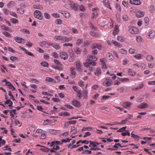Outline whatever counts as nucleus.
Masks as SVG:
<instances>
[{
	"mask_svg": "<svg viewBox=\"0 0 155 155\" xmlns=\"http://www.w3.org/2000/svg\"><path fill=\"white\" fill-rule=\"evenodd\" d=\"M41 64L43 67H48L49 66V64L46 62L43 61L41 63Z\"/></svg>",
	"mask_w": 155,
	"mask_h": 155,
	"instance_id": "nucleus-48",
	"label": "nucleus"
},
{
	"mask_svg": "<svg viewBox=\"0 0 155 155\" xmlns=\"http://www.w3.org/2000/svg\"><path fill=\"white\" fill-rule=\"evenodd\" d=\"M14 124L15 126L19 125V127H20L21 125V124L20 123V121L16 119L15 120Z\"/></svg>",
	"mask_w": 155,
	"mask_h": 155,
	"instance_id": "nucleus-57",
	"label": "nucleus"
},
{
	"mask_svg": "<svg viewBox=\"0 0 155 155\" xmlns=\"http://www.w3.org/2000/svg\"><path fill=\"white\" fill-rule=\"evenodd\" d=\"M77 132V130L74 126H72L71 127L70 133L72 134H74Z\"/></svg>",
	"mask_w": 155,
	"mask_h": 155,
	"instance_id": "nucleus-21",
	"label": "nucleus"
},
{
	"mask_svg": "<svg viewBox=\"0 0 155 155\" xmlns=\"http://www.w3.org/2000/svg\"><path fill=\"white\" fill-rule=\"evenodd\" d=\"M134 57L137 59L140 60L142 58V55L140 54H137L135 55Z\"/></svg>",
	"mask_w": 155,
	"mask_h": 155,
	"instance_id": "nucleus-43",
	"label": "nucleus"
},
{
	"mask_svg": "<svg viewBox=\"0 0 155 155\" xmlns=\"http://www.w3.org/2000/svg\"><path fill=\"white\" fill-rule=\"evenodd\" d=\"M44 147V148H41L40 149V150L41 151H43L46 152H49V150L48 149L45 147L44 146V147Z\"/></svg>",
	"mask_w": 155,
	"mask_h": 155,
	"instance_id": "nucleus-63",
	"label": "nucleus"
},
{
	"mask_svg": "<svg viewBox=\"0 0 155 155\" xmlns=\"http://www.w3.org/2000/svg\"><path fill=\"white\" fill-rule=\"evenodd\" d=\"M114 30L113 32V34L114 35H116L119 32V27L117 25H116L114 27Z\"/></svg>",
	"mask_w": 155,
	"mask_h": 155,
	"instance_id": "nucleus-26",
	"label": "nucleus"
},
{
	"mask_svg": "<svg viewBox=\"0 0 155 155\" xmlns=\"http://www.w3.org/2000/svg\"><path fill=\"white\" fill-rule=\"evenodd\" d=\"M45 80L49 82H53L55 81H54V80L52 78L50 77H47L46 78Z\"/></svg>",
	"mask_w": 155,
	"mask_h": 155,
	"instance_id": "nucleus-51",
	"label": "nucleus"
},
{
	"mask_svg": "<svg viewBox=\"0 0 155 155\" xmlns=\"http://www.w3.org/2000/svg\"><path fill=\"white\" fill-rule=\"evenodd\" d=\"M60 57L64 60L67 59L68 58V55L67 53L65 52H62L60 53Z\"/></svg>",
	"mask_w": 155,
	"mask_h": 155,
	"instance_id": "nucleus-8",
	"label": "nucleus"
},
{
	"mask_svg": "<svg viewBox=\"0 0 155 155\" xmlns=\"http://www.w3.org/2000/svg\"><path fill=\"white\" fill-rule=\"evenodd\" d=\"M128 73L130 74V75L132 77L135 76L136 74V72L133 71L131 69H128Z\"/></svg>",
	"mask_w": 155,
	"mask_h": 155,
	"instance_id": "nucleus-27",
	"label": "nucleus"
},
{
	"mask_svg": "<svg viewBox=\"0 0 155 155\" xmlns=\"http://www.w3.org/2000/svg\"><path fill=\"white\" fill-rule=\"evenodd\" d=\"M15 2L13 1H10L7 4V7L8 8L12 7L14 6Z\"/></svg>",
	"mask_w": 155,
	"mask_h": 155,
	"instance_id": "nucleus-32",
	"label": "nucleus"
},
{
	"mask_svg": "<svg viewBox=\"0 0 155 155\" xmlns=\"http://www.w3.org/2000/svg\"><path fill=\"white\" fill-rule=\"evenodd\" d=\"M91 48L94 49L95 48H98L99 50H101V47L99 45L96 43H94L92 45Z\"/></svg>",
	"mask_w": 155,
	"mask_h": 155,
	"instance_id": "nucleus-14",
	"label": "nucleus"
},
{
	"mask_svg": "<svg viewBox=\"0 0 155 155\" xmlns=\"http://www.w3.org/2000/svg\"><path fill=\"white\" fill-rule=\"evenodd\" d=\"M100 61L101 62L103 68H106V65L104 62V61L102 59H100Z\"/></svg>",
	"mask_w": 155,
	"mask_h": 155,
	"instance_id": "nucleus-44",
	"label": "nucleus"
},
{
	"mask_svg": "<svg viewBox=\"0 0 155 155\" xmlns=\"http://www.w3.org/2000/svg\"><path fill=\"white\" fill-rule=\"evenodd\" d=\"M10 21L12 23L15 24L18 23V21L14 18H11L10 19Z\"/></svg>",
	"mask_w": 155,
	"mask_h": 155,
	"instance_id": "nucleus-56",
	"label": "nucleus"
},
{
	"mask_svg": "<svg viewBox=\"0 0 155 155\" xmlns=\"http://www.w3.org/2000/svg\"><path fill=\"white\" fill-rule=\"evenodd\" d=\"M72 140L71 138L69 139L68 138L67 139H62L61 140V144L62 145L63 144V143H67V142H69L70 141Z\"/></svg>",
	"mask_w": 155,
	"mask_h": 155,
	"instance_id": "nucleus-38",
	"label": "nucleus"
},
{
	"mask_svg": "<svg viewBox=\"0 0 155 155\" xmlns=\"http://www.w3.org/2000/svg\"><path fill=\"white\" fill-rule=\"evenodd\" d=\"M49 45L57 50L59 49L60 48V46L58 43L54 44L53 43H50Z\"/></svg>",
	"mask_w": 155,
	"mask_h": 155,
	"instance_id": "nucleus-15",
	"label": "nucleus"
},
{
	"mask_svg": "<svg viewBox=\"0 0 155 155\" xmlns=\"http://www.w3.org/2000/svg\"><path fill=\"white\" fill-rule=\"evenodd\" d=\"M5 104H8L9 107H11L12 106L13 103L10 99H8L5 102Z\"/></svg>",
	"mask_w": 155,
	"mask_h": 155,
	"instance_id": "nucleus-34",
	"label": "nucleus"
},
{
	"mask_svg": "<svg viewBox=\"0 0 155 155\" xmlns=\"http://www.w3.org/2000/svg\"><path fill=\"white\" fill-rule=\"evenodd\" d=\"M104 5L107 8H108L110 9H111L110 4L108 0H105L104 1Z\"/></svg>",
	"mask_w": 155,
	"mask_h": 155,
	"instance_id": "nucleus-25",
	"label": "nucleus"
},
{
	"mask_svg": "<svg viewBox=\"0 0 155 155\" xmlns=\"http://www.w3.org/2000/svg\"><path fill=\"white\" fill-rule=\"evenodd\" d=\"M98 15V13L97 12L95 11L93 13V15L92 16V18L94 19L95 17H97Z\"/></svg>",
	"mask_w": 155,
	"mask_h": 155,
	"instance_id": "nucleus-61",
	"label": "nucleus"
},
{
	"mask_svg": "<svg viewBox=\"0 0 155 155\" xmlns=\"http://www.w3.org/2000/svg\"><path fill=\"white\" fill-rule=\"evenodd\" d=\"M106 56L109 60H113L114 59L113 56L110 53H107L106 54Z\"/></svg>",
	"mask_w": 155,
	"mask_h": 155,
	"instance_id": "nucleus-37",
	"label": "nucleus"
},
{
	"mask_svg": "<svg viewBox=\"0 0 155 155\" xmlns=\"http://www.w3.org/2000/svg\"><path fill=\"white\" fill-rule=\"evenodd\" d=\"M148 106V105L146 103H142L138 105V107L140 109H143Z\"/></svg>",
	"mask_w": 155,
	"mask_h": 155,
	"instance_id": "nucleus-18",
	"label": "nucleus"
},
{
	"mask_svg": "<svg viewBox=\"0 0 155 155\" xmlns=\"http://www.w3.org/2000/svg\"><path fill=\"white\" fill-rule=\"evenodd\" d=\"M122 105V106L124 107L125 108H128L131 106V103L129 102H125L123 103Z\"/></svg>",
	"mask_w": 155,
	"mask_h": 155,
	"instance_id": "nucleus-17",
	"label": "nucleus"
},
{
	"mask_svg": "<svg viewBox=\"0 0 155 155\" xmlns=\"http://www.w3.org/2000/svg\"><path fill=\"white\" fill-rule=\"evenodd\" d=\"M128 29L129 31L132 34H136L139 33V29L136 27L130 25L128 27Z\"/></svg>",
	"mask_w": 155,
	"mask_h": 155,
	"instance_id": "nucleus-2",
	"label": "nucleus"
},
{
	"mask_svg": "<svg viewBox=\"0 0 155 155\" xmlns=\"http://www.w3.org/2000/svg\"><path fill=\"white\" fill-rule=\"evenodd\" d=\"M117 39L121 42H123L125 41V39L122 36H118L117 38Z\"/></svg>",
	"mask_w": 155,
	"mask_h": 155,
	"instance_id": "nucleus-42",
	"label": "nucleus"
},
{
	"mask_svg": "<svg viewBox=\"0 0 155 155\" xmlns=\"http://www.w3.org/2000/svg\"><path fill=\"white\" fill-rule=\"evenodd\" d=\"M33 7L35 8L40 9H43L42 6L41 5H33Z\"/></svg>",
	"mask_w": 155,
	"mask_h": 155,
	"instance_id": "nucleus-53",
	"label": "nucleus"
},
{
	"mask_svg": "<svg viewBox=\"0 0 155 155\" xmlns=\"http://www.w3.org/2000/svg\"><path fill=\"white\" fill-rule=\"evenodd\" d=\"M120 52L122 54L124 55H126L127 53V51L123 49H120Z\"/></svg>",
	"mask_w": 155,
	"mask_h": 155,
	"instance_id": "nucleus-58",
	"label": "nucleus"
},
{
	"mask_svg": "<svg viewBox=\"0 0 155 155\" xmlns=\"http://www.w3.org/2000/svg\"><path fill=\"white\" fill-rule=\"evenodd\" d=\"M34 15L35 17L40 20H42V19L43 16L42 15V14L41 12L38 10H36L34 12Z\"/></svg>",
	"mask_w": 155,
	"mask_h": 155,
	"instance_id": "nucleus-4",
	"label": "nucleus"
},
{
	"mask_svg": "<svg viewBox=\"0 0 155 155\" xmlns=\"http://www.w3.org/2000/svg\"><path fill=\"white\" fill-rule=\"evenodd\" d=\"M83 65L85 67H87L90 65V62H89V61H87V60L86 62L83 63Z\"/></svg>",
	"mask_w": 155,
	"mask_h": 155,
	"instance_id": "nucleus-60",
	"label": "nucleus"
},
{
	"mask_svg": "<svg viewBox=\"0 0 155 155\" xmlns=\"http://www.w3.org/2000/svg\"><path fill=\"white\" fill-rule=\"evenodd\" d=\"M111 42L112 43L114 44V45L120 48L122 46L121 45L120 43L117 42V41L112 40Z\"/></svg>",
	"mask_w": 155,
	"mask_h": 155,
	"instance_id": "nucleus-30",
	"label": "nucleus"
},
{
	"mask_svg": "<svg viewBox=\"0 0 155 155\" xmlns=\"http://www.w3.org/2000/svg\"><path fill=\"white\" fill-rule=\"evenodd\" d=\"M112 83V81L111 80L108 78H106L103 82V84L104 86L107 87L110 86Z\"/></svg>",
	"mask_w": 155,
	"mask_h": 155,
	"instance_id": "nucleus-6",
	"label": "nucleus"
},
{
	"mask_svg": "<svg viewBox=\"0 0 155 155\" xmlns=\"http://www.w3.org/2000/svg\"><path fill=\"white\" fill-rule=\"evenodd\" d=\"M155 34L154 31L153 30H151L150 31L149 35L147 37L148 38H151L153 37Z\"/></svg>",
	"mask_w": 155,
	"mask_h": 155,
	"instance_id": "nucleus-22",
	"label": "nucleus"
},
{
	"mask_svg": "<svg viewBox=\"0 0 155 155\" xmlns=\"http://www.w3.org/2000/svg\"><path fill=\"white\" fill-rule=\"evenodd\" d=\"M18 13H19L21 14H23L24 12V9L22 8H18L17 9Z\"/></svg>",
	"mask_w": 155,
	"mask_h": 155,
	"instance_id": "nucleus-40",
	"label": "nucleus"
},
{
	"mask_svg": "<svg viewBox=\"0 0 155 155\" xmlns=\"http://www.w3.org/2000/svg\"><path fill=\"white\" fill-rule=\"evenodd\" d=\"M127 128V127H122L119 130H117V132H123L124 131H125V129Z\"/></svg>",
	"mask_w": 155,
	"mask_h": 155,
	"instance_id": "nucleus-62",
	"label": "nucleus"
},
{
	"mask_svg": "<svg viewBox=\"0 0 155 155\" xmlns=\"http://www.w3.org/2000/svg\"><path fill=\"white\" fill-rule=\"evenodd\" d=\"M83 42V39H78L76 42V44L77 45L79 46L81 45Z\"/></svg>",
	"mask_w": 155,
	"mask_h": 155,
	"instance_id": "nucleus-46",
	"label": "nucleus"
},
{
	"mask_svg": "<svg viewBox=\"0 0 155 155\" xmlns=\"http://www.w3.org/2000/svg\"><path fill=\"white\" fill-rule=\"evenodd\" d=\"M127 147V146H122L120 144V143H115V144L114 146L113 147L116 148V149H117L119 147Z\"/></svg>",
	"mask_w": 155,
	"mask_h": 155,
	"instance_id": "nucleus-28",
	"label": "nucleus"
},
{
	"mask_svg": "<svg viewBox=\"0 0 155 155\" xmlns=\"http://www.w3.org/2000/svg\"><path fill=\"white\" fill-rule=\"evenodd\" d=\"M130 2L131 4L137 5H139L141 4L140 1L139 0H130Z\"/></svg>",
	"mask_w": 155,
	"mask_h": 155,
	"instance_id": "nucleus-12",
	"label": "nucleus"
},
{
	"mask_svg": "<svg viewBox=\"0 0 155 155\" xmlns=\"http://www.w3.org/2000/svg\"><path fill=\"white\" fill-rule=\"evenodd\" d=\"M119 80L122 82H129L130 81L129 79L127 78H121Z\"/></svg>",
	"mask_w": 155,
	"mask_h": 155,
	"instance_id": "nucleus-47",
	"label": "nucleus"
},
{
	"mask_svg": "<svg viewBox=\"0 0 155 155\" xmlns=\"http://www.w3.org/2000/svg\"><path fill=\"white\" fill-rule=\"evenodd\" d=\"M75 51L76 54H81V50L78 47H77L75 49Z\"/></svg>",
	"mask_w": 155,
	"mask_h": 155,
	"instance_id": "nucleus-52",
	"label": "nucleus"
},
{
	"mask_svg": "<svg viewBox=\"0 0 155 155\" xmlns=\"http://www.w3.org/2000/svg\"><path fill=\"white\" fill-rule=\"evenodd\" d=\"M131 137L135 139H137L138 140L140 139L141 138L140 137L137 135L135 134L132 133H131Z\"/></svg>",
	"mask_w": 155,
	"mask_h": 155,
	"instance_id": "nucleus-33",
	"label": "nucleus"
},
{
	"mask_svg": "<svg viewBox=\"0 0 155 155\" xmlns=\"http://www.w3.org/2000/svg\"><path fill=\"white\" fill-rule=\"evenodd\" d=\"M101 73V72L100 69L99 68H97L95 73V74L97 75H98L100 74Z\"/></svg>",
	"mask_w": 155,
	"mask_h": 155,
	"instance_id": "nucleus-50",
	"label": "nucleus"
},
{
	"mask_svg": "<svg viewBox=\"0 0 155 155\" xmlns=\"http://www.w3.org/2000/svg\"><path fill=\"white\" fill-rule=\"evenodd\" d=\"M75 62L76 67L77 68V70L78 71H81V67L82 65L80 61L79 60H77Z\"/></svg>",
	"mask_w": 155,
	"mask_h": 155,
	"instance_id": "nucleus-11",
	"label": "nucleus"
},
{
	"mask_svg": "<svg viewBox=\"0 0 155 155\" xmlns=\"http://www.w3.org/2000/svg\"><path fill=\"white\" fill-rule=\"evenodd\" d=\"M129 52L130 54H134L135 52V49L131 48L129 49Z\"/></svg>",
	"mask_w": 155,
	"mask_h": 155,
	"instance_id": "nucleus-64",
	"label": "nucleus"
},
{
	"mask_svg": "<svg viewBox=\"0 0 155 155\" xmlns=\"http://www.w3.org/2000/svg\"><path fill=\"white\" fill-rule=\"evenodd\" d=\"M127 122V119H126L124 120H122L121 122H115L114 124L118 125V124H126Z\"/></svg>",
	"mask_w": 155,
	"mask_h": 155,
	"instance_id": "nucleus-23",
	"label": "nucleus"
},
{
	"mask_svg": "<svg viewBox=\"0 0 155 155\" xmlns=\"http://www.w3.org/2000/svg\"><path fill=\"white\" fill-rule=\"evenodd\" d=\"M144 14L145 13L144 12L139 11L136 12V15L137 18H141L144 15Z\"/></svg>",
	"mask_w": 155,
	"mask_h": 155,
	"instance_id": "nucleus-13",
	"label": "nucleus"
},
{
	"mask_svg": "<svg viewBox=\"0 0 155 155\" xmlns=\"http://www.w3.org/2000/svg\"><path fill=\"white\" fill-rule=\"evenodd\" d=\"M136 40L137 42L140 43L142 41L143 38L140 36H138L136 37Z\"/></svg>",
	"mask_w": 155,
	"mask_h": 155,
	"instance_id": "nucleus-39",
	"label": "nucleus"
},
{
	"mask_svg": "<svg viewBox=\"0 0 155 155\" xmlns=\"http://www.w3.org/2000/svg\"><path fill=\"white\" fill-rule=\"evenodd\" d=\"M101 144V143H99L97 142H94V141H90V144L89 145V147H91V145H93V147H96L97 145Z\"/></svg>",
	"mask_w": 155,
	"mask_h": 155,
	"instance_id": "nucleus-19",
	"label": "nucleus"
},
{
	"mask_svg": "<svg viewBox=\"0 0 155 155\" xmlns=\"http://www.w3.org/2000/svg\"><path fill=\"white\" fill-rule=\"evenodd\" d=\"M71 104L76 107H78L81 106L80 102L76 99L73 100Z\"/></svg>",
	"mask_w": 155,
	"mask_h": 155,
	"instance_id": "nucleus-7",
	"label": "nucleus"
},
{
	"mask_svg": "<svg viewBox=\"0 0 155 155\" xmlns=\"http://www.w3.org/2000/svg\"><path fill=\"white\" fill-rule=\"evenodd\" d=\"M75 69L73 68L72 67L70 69L71 73L70 76L72 78H74L75 77L76 75V72L75 71Z\"/></svg>",
	"mask_w": 155,
	"mask_h": 155,
	"instance_id": "nucleus-9",
	"label": "nucleus"
},
{
	"mask_svg": "<svg viewBox=\"0 0 155 155\" xmlns=\"http://www.w3.org/2000/svg\"><path fill=\"white\" fill-rule=\"evenodd\" d=\"M143 86H144L143 84H141V85L139 87H134V88H132V90L133 91H137L138 89H141L143 87Z\"/></svg>",
	"mask_w": 155,
	"mask_h": 155,
	"instance_id": "nucleus-36",
	"label": "nucleus"
},
{
	"mask_svg": "<svg viewBox=\"0 0 155 155\" xmlns=\"http://www.w3.org/2000/svg\"><path fill=\"white\" fill-rule=\"evenodd\" d=\"M10 116H11V120H12L11 124H14V122L12 120V118H13L14 116V115H17V113H16V110L15 109H13L12 110H10Z\"/></svg>",
	"mask_w": 155,
	"mask_h": 155,
	"instance_id": "nucleus-5",
	"label": "nucleus"
},
{
	"mask_svg": "<svg viewBox=\"0 0 155 155\" xmlns=\"http://www.w3.org/2000/svg\"><path fill=\"white\" fill-rule=\"evenodd\" d=\"M144 23L145 26H147L149 24V18L147 17L144 18Z\"/></svg>",
	"mask_w": 155,
	"mask_h": 155,
	"instance_id": "nucleus-29",
	"label": "nucleus"
},
{
	"mask_svg": "<svg viewBox=\"0 0 155 155\" xmlns=\"http://www.w3.org/2000/svg\"><path fill=\"white\" fill-rule=\"evenodd\" d=\"M20 31L21 32L25 34H29L30 33V31L26 29H22L20 30Z\"/></svg>",
	"mask_w": 155,
	"mask_h": 155,
	"instance_id": "nucleus-49",
	"label": "nucleus"
},
{
	"mask_svg": "<svg viewBox=\"0 0 155 155\" xmlns=\"http://www.w3.org/2000/svg\"><path fill=\"white\" fill-rule=\"evenodd\" d=\"M90 34L93 37H97L99 35V34L98 33L92 31H91L90 32Z\"/></svg>",
	"mask_w": 155,
	"mask_h": 155,
	"instance_id": "nucleus-45",
	"label": "nucleus"
},
{
	"mask_svg": "<svg viewBox=\"0 0 155 155\" xmlns=\"http://www.w3.org/2000/svg\"><path fill=\"white\" fill-rule=\"evenodd\" d=\"M53 39L55 41L60 40L61 42L64 43L66 42H68L72 40L73 38L71 37L68 38L65 36L56 35L54 36Z\"/></svg>",
	"mask_w": 155,
	"mask_h": 155,
	"instance_id": "nucleus-1",
	"label": "nucleus"
},
{
	"mask_svg": "<svg viewBox=\"0 0 155 155\" xmlns=\"http://www.w3.org/2000/svg\"><path fill=\"white\" fill-rule=\"evenodd\" d=\"M83 94L82 95L84 99H87L88 97V91L87 90H84L83 91Z\"/></svg>",
	"mask_w": 155,
	"mask_h": 155,
	"instance_id": "nucleus-16",
	"label": "nucleus"
},
{
	"mask_svg": "<svg viewBox=\"0 0 155 155\" xmlns=\"http://www.w3.org/2000/svg\"><path fill=\"white\" fill-rule=\"evenodd\" d=\"M146 59L147 61H153L154 58L153 57L150 55H147L146 57Z\"/></svg>",
	"mask_w": 155,
	"mask_h": 155,
	"instance_id": "nucleus-35",
	"label": "nucleus"
},
{
	"mask_svg": "<svg viewBox=\"0 0 155 155\" xmlns=\"http://www.w3.org/2000/svg\"><path fill=\"white\" fill-rule=\"evenodd\" d=\"M73 89L77 93V96L78 100L81 99L82 96L81 93V91L80 90H78V87L75 86H73Z\"/></svg>",
	"mask_w": 155,
	"mask_h": 155,
	"instance_id": "nucleus-3",
	"label": "nucleus"
},
{
	"mask_svg": "<svg viewBox=\"0 0 155 155\" xmlns=\"http://www.w3.org/2000/svg\"><path fill=\"white\" fill-rule=\"evenodd\" d=\"M48 42L45 41H43L41 42H40L39 43V45L42 47L44 46L45 45H46L48 44Z\"/></svg>",
	"mask_w": 155,
	"mask_h": 155,
	"instance_id": "nucleus-55",
	"label": "nucleus"
},
{
	"mask_svg": "<svg viewBox=\"0 0 155 155\" xmlns=\"http://www.w3.org/2000/svg\"><path fill=\"white\" fill-rule=\"evenodd\" d=\"M14 39L15 40V41L18 43H21L22 42L25 43V40L23 38L19 37H15Z\"/></svg>",
	"mask_w": 155,
	"mask_h": 155,
	"instance_id": "nucleus-10",
	"label": "nucleus"
},
{
	"mask_svg": "<svg viewBox=\"0 0 155 155\" xmlns=\"http://www.w3.org/2000/svg\"><path fill=\"white\" fill-rule=\"evenodd\" d=\"M70 8L75 10H77L78 9L77 4L75 3H71L70 5Z\"/></svg>",
	"mask_w": 155,
	"mask_h": 155,
	"instance_id": "nucleus-24",
	"label": "nucleus"
},
{
	"mask_svg": "<svg viewBox=\"0 0 155 155\" xmlns=\"http://www.w3.org/2000/svg\"><path fill=\"white\" fill-rule=\"evenodd\" d=\"M3 10L4 13L5 15H8L9 13L10 14V11L8 9L5 8H4L3 9Z\"/></svg>",
	"mask_w": 155,
	"mask_h": 155,
	"instance_id": "nucleus-54",
	"label": "nucleus"
},
{
	"mask_svg": "<svg viewBox=\"0 0 155 155\" xmlns=\"http://www.w3.org/2000/svg\"><path fill=\"white\" fill-rule=\"evenodd\" d=\"M61 11V12H60L66 18H68L70 16V14L69 13L62 11Z\"/></svg>",
	"mask_w": 155,
	"mask_h": 155,
	"instance_id": "nucleus-20",
	"label": "nucleus"
},
{
	"mask_svg": "<svg viewBox=\"0 0 155 155\" xmlns=\"http://www.w3.org/2000/svg\"><path fill=\"white\" fill-rule=\"evenodd\" d=\"M2 33L4 35H5L7 37H11L10 34L8 32L3 31Z\"/></svg>",
	"mask_w": 155,
	"mask_h": 155,
	"instance_id": "nucleus-59",
	"label": "nucleus"
},
{
	"mask_svg": "<svg viewBox=\"0 0 155 155\" xmlns=\"http://www.w3.org/2000/svg\"><path fill=\"white\" fill-rule=\"evenodd\" d=\"M92 129V128L91 127H84L82 129V131H91Z\"/></svg>",
	"mask_w": 155,
	"mask_h": 155,
	"instance_id": "nucleus-41",
	"label": "nucleus"
},
{
	"mask_svg": "<svg viewBox=\"0 0 155 155\" xmlns=\"http://www.w3.org/2000/svg\"><path fill=\"white\" fill-rule=\"evenodd\" d=\"M121 135L123 136H126L127 135L130 136V134L128 130H126L124 132H122Z\"/></svg>",
	"mask_w": 155,
	"mask_h": 155,
	"instance_id": "nucleus-31",
	"label": "nucleus"
}]
</instances>
